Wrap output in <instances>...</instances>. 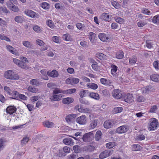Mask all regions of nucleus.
I'll use <instances>...</instances> for the list:
<instances>
[{
    "instance_id": "1",
    "label": "nucleus",
    "mask_w": 159,
    "mask_h": 159,
    "mask_svg": "<svg viewBox=\"0 0 159 159\" xmlns=\"http://www.w3.org/2000/svg\"><path fill=\"white\" fill-rule=\"evenodd\" d=\"M4 77L7 79L11 80H17L19 79V76L17 74H15L12 70H9L5 72Z\"/></svg>"
},
{
    "instance_id": "2",
    "label": "nucleus",
    "mask_w": 159,
    "mask_h": 159,
    "mask_svg": "<svg viewBox=\"0 0 159 159\" xmlns=\"http://www.w3.org/2000/svg\"><path fill=\"white\" fill-rule=\"evenodd\" d=\"M158 122L157 120L154 118L150 119L149 129L150 130H154L157 128Z\"/></svg>"
},
{
    "instance_id": "3",
    "label": "nucleus",
    "mask_w": 159,
    "mask_h": 159,
    "mask_svg": "<svg viewBox=\"0 0 159 159\" xmlns=\"http://www.w3.org/2000/svg\"><path fill=\"white\" fill-rule=\"evenodd\" d=\"M98 37L101 41L104 42H107L109 41L110 39L109 35L104 33H99L98 35Z\"/></svg>"
},
{
    "instance_id": "4",
    "label": "nucleus",
    "mask_w": 159,
    "mask_h": 159,
    "mask_svg": "<svg viewBox=\"0 0 159 159\" xmlns=\"http://www.w3.org/2000/svg\"><path fill=\"white\" fill-rule=\"evenodd\" d=\"M87 118L85 115H82L76 119V122L80 125H84L86 124Z\"/></svg>"
},
{
    "instance_id": "5",
    "label": "nucleus",
    "mask_w": 159,
    "mask_h": 159,
    "mask_svg": "<svg viewBox=\"0 0 159 159\" xmlns=\"http://www.w3.org/2000/svg\"><path fill=\"white\" fill-rule=\"evenodd\" d=\"M112 94L113 97L116 99H119L123 96L119 89H114L112 92Z\"/></svg>"
},
{
    "instance_id": "6",
    "label": "nucleus",
    "mask_w": 159,
    "mask_h": 159,
    "mask_svg": "<svg viewBox=\"0 0 159 159\" xmlns=\"http://www.w3.org/2000/svg\"><path fill=\"white\" fill-rule=\"evenodd\" d=\"M13 61L14 63L21 68L26 69H27L28 68V67L25 64H24L21 61L18 59L13 58Z\"/></svg>"
},
{
    "instance_id": "7",
    "label": "nucleus",
    "mask_w": 159,
    "mask_h": 159,
    "mask_svg": "<svg viewBox=\"0 0 159 159\" xmlns=\"http://www.w3.org/2000/svg\"><path fill=\"white\" fill-rule=\"evenodd\" d=\"M128 128L126 125H123L117 128L116 130V132L119 134L124 133L128 130Z\"/></svg>"
},
{
    "instance_id": "8",
    "label": "nucleus",
    "mask_w": 159,
    "mask_h": 159,
    "mask_svg": "<svg viewBox=\"0 0 159 159\" xmlns=\"http://www.w3.org/2000/svg\"><path fill=\"white\" fill-rule=\"evenodd\" d=\"M64 96V95L61 94H53L52 96L50 97V99L51 101H59Z\"/></svg>"
},
{
    "instance_id": "9",
    "label": "nucleus",
    "mask_w": 159,
    "mask_h": 159,
    "mask_svg": "<svg viewBox=\"0 0 159 159\" xmlns=\"http://www.w3.org/2000/svg\"><path fill=\"white\" fill-rule=\"evenodd\" d=\"M24 13L26 15L32 18H34L37 17L38 15L36 13L30 10H26L24 11Z\"/></svg>"
},
{
    "instance_id": "10",
    "label": "nucleus",
    "mask_w": 159,
    "mask_h": 159,
    "mask_svg": "<svg viewBox=\"0 0 159 159\" xmlns=\"http://www.w3.org/2000/svg\"><path fill=\"white\" fill-rule=\"evenodd\" d=\"M77 116V115L76 114H70L66 116V120L67 123H70L72 122Z\"/></svg>"
},
{
    "instance_id": "11",
    "label": "nucleus",
    "mask_w": 159,
    "mask_h": 159,
    "mask_svg": "<svg viewBox=\"0 0 159 159\" xmlns=\"http://www.w3.org/2000/svg\"><path fill=\"white\" fill-rule=\"evenodd\" d=\"M114 125V121L112 120H109L105 121L103 124V126L105 128L108 129L111 128Z\"/></svg>"
},
{
    "instance_id": "12",
    "label": "nucleus",
    "mask_w": 159,
    "mask_h": 159,
    "mask_svg": "<svg viewBox=\"0 0 159 159\" xmlns=\"http://www.w3.org/2000/svg\"><path fill=\"white\" fill-rule=\"evenodd\" d=\"M47 74L48 76L52 78H57L59 75L58 72L55 70H53L52 71L50 70L48 71Z\"/></svg>"
},
{
    "instance_id": "13",
    "label": "nucleus",
    "mask_w": 159,
    "mask_h": 159,
    "mask_svg": "<svg viewBox=\"0 0 159 159\" xmlns=\"http://www.w3.org/2000/svg\"><path fill=\"white\" fill-rule=\"evenodd\" d=\"M111 16H110L107 13H102L100 16V18L102 20H106L109 22L111 20Z\"/></svg>"
},
{
    "instance_id": "14",
    "label": "nucleus",
    "mask_w": 159,
    "mask_h": 159,
    "mask_svg": "<svg viewBox=\"0 0 159 159\" xmlns=\"http://www.w3.org/2000/svg\"><path fill=\"white\" fill-rule=\"evenodd\" d=\"M16 110L17 109L14 106H10L7 107L6 112L11 115L16 112Z\"/></svg>"
},
{
    "instance_id": "15",
    "label": "nucleus",
    "mask_w": 159,
    "mask_h": 159,
    "mask_svg": "<svg viewBox=\"0 0 159 159\" xmlns=\"http://www.w3.org/2000/svg\"><path fill=\"white\" fill-rule=\"evenodd\" d=\"M6 48L8 51L10 52L11 53L16 56H18V53L15 48L9 45L6 46Z\"/></svg>"
},
{
    "instance_id": "16",
    "label": "nucleus",
    "mask_w": 159,
    "mask_h": 159,
    "mask_svg": "<svg viewBox=\"0 0 159 159\" xmlns=\"http://www.w3.org/2000/svg\"><path fill=\"white\" fill-rule=\"evenodd\" d=\"M110 151L109 150H105L101 152L99 155L100 158L104 159L109 157L110 155Z\"/></svg>"
},
{
    "instance_id": "17",
    "label": "nucleus",
    "mask_w": 159,
    "mask_h": 159,
    "mask_svg": "<svg viewBox=\"0 0 159 159\" xmlns=\"http://www.w3.org/2000/svg\"><path fill=\"white\" fill-rule=\"evenodd\" d=\"M79 105H77L76 106V108L77 109L78 111L80 112H84L85 113H89L90 112V109L87 108H83L80 107L79 108Z\"/></svg>"
},
{
    "instance_id": "18",
    "label": "nucleus",
    "mask_w": 159,
    "mask_h": 159,
    "mask_svg": "<svg viewBox=\"0 0 159 159\" xmlns=\"http://www.w3.org/2000/svg\"><path fill=\"white\" fill-rule=\"evenodd\" d=\"M110 67L111 74L114 76H116L117 74V71L118 70V67L115 65L111 64Z\"/></svg>"
},
{
    "instance_id": "19",
    "label": "nucleus",
    "mask_w": 159,
    "mask_h": 159,
    "mask_svg": "<svg viewBox=\"0 0 159 159\" xmlns=\"http://www.w3.org/2000/svg\"><path fill=\"white\" fill-rule=\"evenodd\" d=\"M92 135L89 133L85 134L83 136L82 139L84 142H88L92 140Z\"/></svg>"
},
{
    "instance_id": "20",
    "label": "nucleus",
    "mask_w": 159,
    "mask_h": 159,
    "mask_svg": "<svg viewBox=\"0 0 159 159\" xmlns=\"http://www.w3.org/2000/svg\"><path fill=\"white\" fill-rule=\"evenodd\" d=\"M63 142L66 145H72L74 144V142L73 139L70 138H68L64 139Z\"/></svg>"
},
{
    "instance_id": "21",
    "label": "nucleus",
    "mask_w": 159,
    "mask_h": 159,
    "mask_svg": "<svg viewBox=\"0 0 159 159\" xmlns=\"http://www.w3.org/2000/svg\"><path fill=\"white\" fill-rule=\"evenodd\" d=\"M98 120L97 119L90 120L89 127L91 129H93L96 127L98 125Z\"/></svg>"
},
{
    "instance_id": "22",
    "label": "nucleus",
    "mask_w": 159,
    "mask_h": 159,
    "mask_svg": "<svg viewBox=\"0 0 159 159\" xmlns=\"http://www.w3.org/2000/svg\"><path fill=\"white\" fill-rule=\"evenodd\" d=\"M89 96L90 98L96 100H99L100 99L99 95L97 93L93 92H90L89 94Z\"/></svg>"
},
{
    "instance_id": "23",
    "label": "nucleus",
    "mask_w": 159,
    "mask_h": 159,
    "mask_svg": "<svg viewBox=\"0 0 159 159\" xmlns=\"http://www.w3.org/2000/svg\"><path fill=\"white\" fill-rule=\"evenodd\" d=\"M53 89H54V90L52 93L53 94H58L59 93L65 94L66 93V91L65 90H63L61 89L55 88Z\"/></svg>"
},
{
    "instance_id": "24",
    "label": "nucleus",
    "mask_w": 159,
    "mask_h": 159,
    "mask_svg": "<svg viewBox=\"0 0 159 159\" xmlns=\"http://www.w3.org/2000/svg\"><path fill=\"white\" fill-rule=\"evenodd\" d=\"M27 90L29 92L33 93H39V92L38 89L31 85L28 87Z\"/></svg>"
},
{
    "instance_id": "25",
    "label": "nucleus",
    "mask_w": 159,
    "mask_h": 159,
    "mask_svg": "<svg viewBox=\"0 0 159 159\" xmlns=\"http://www.w3.org/2000/svg\"><path fill=\"white\" fill-rule=\"evenodd\" d=\"M74 99L71 97H68L66 98H64L62 100V102L65 104H69L72 102Z\"/></svg>"
},
{
    "instance_id": "26",
    "label": "nucleus",
    "mask_w": 159,
    "mask_h": 159,
    "mask_svg": "<svg viewBox=\"0 0 159 159\" xmlns=\"http://www.w3.org/2000/svg\"><path fill=\"white\" fill-rule=\"evenodd\" d=\"M43 125L44 126L48 128H52L53 127L54 125L53 123L49 121H45L43 123Z\"/></svg>"
},
{
    "instance_id": "27",
    "label": "nucleus",
    "mask_w": 159,
    "mask_h": 159,
    "mask_svg": "<svg viewBox=\"0 0 159 159\" xmlns=\"http://www.w3.org/2000/svg\"><path fill=\"white\" fill-rule=\"evenodd\" d=\"M96 37V34L93 32H90L89 34V38L92 43H93Z\"/></svg>"
},
{
    "instance_id": "28",
    "label": "nucleus",
    "mask_w": 159,
    "mask_h": 159,
    "mask_svg": "<svg viewBox=\"0 0 159 159\" xmlns=\"http://www.w3.org/2000/svg\"><path fill=\"white\" fill-rule=\"evenodd\" d=\"M142 148V147L139 144H134L132 146V150L133 151H139Z\"/></svg>"
},
{
    "instance_id": "29",
    "label": "nucleus",
    "mask_w": 159,
    "mask_h": 159,
    "mask_svg": "<svg viewBox=\"0 0 159 159\" xmlns=\"http://www.w3.org/2000/svg\"><path fill=\"white\" fill-rule=\"evenodd\" d=\"M86 86L88 88H90L93 90H96L97 89L98 87V85L97 84L92 83L87 84Z\"/></svg>"
},
{
    "instance_id": "30",
    "label": "nucleus",
    "mask_w": 159,
    "mask_h": 159,
    "mask_svg": "<svg viewBox=\"0 0 159 159\" xmlns=\"http://www.w3.org/2000/svg\"><path fill=\"white\" fill-rule=\"evenodd\" d=\"M89 93V91L88 90L81 89L80 90L79 92V95L80 97L82 98L87 95Z\"/></svg>"
},
{
    "instance_id": "31",
    "label": "nucleus",
    "mask_w": 159,
    "mask_h": 159,
    "mask_svg": "<svg viewBox=\"0 0 159 159\" xmlns=\"http://www.w3.org/2000/svg\"><path fill=\"white\" fill-rule=\"evenodd\" d=\"M150 78L152 81L157 82H159V75H152L150 76Z\"/></svg>"
},
{
    "instance_id": "32",
    "label": "nucleus",
    "mask_w": 159,
    "mask_h": 159,
    "mask_svg": "<svg viewBox=\"0 0 159 159\" xmlns=\"http://www.w3.org/2000/svg\"><path fill=\"white\" fill-rule=\"evenodd\" d=\"M30 84L34 86H38L40 84L39 80L36 79H34L30 80Z\"/></svg>"
},
{
    "instance_id": "33",
    "label": "nucleus",
    "mask_w": 159,
    "mask_h": 159,
    "mask_svg": "<svg viewBox=\"0 0 159 159\" xmlns=\"http://www.w3.org/2000/svg\"><path fill=\"white\" fill-rule=\"evenodd\" d=\"M96 57L101 60H104L107 59V56L102 53H97L96 54Z\"/></svg>"
},
{
    "instance_id": "34",
    "label": "nucleus",
    "mask_w": 159,
    "mask_h": 159,
    "mask_svg": "<svg viewBox=\"0 0 159 159\" xmlns=\"http://www.w3.org/2000/svg\"><path fill=\"white\" fill-rule=\"evenodd\" d=\"M41 73L42 74L43 76H42L41 78L45 80H48V78L47 75V72L45 70H42L40 71Z\"/></svg>"
},
{
    "instance_id": "35",
    "label": "nucleus",
    "mask_w": 159,
    "mask_h": 159,
    "mask_svg": "<svg viewBox=\"0 0 159 159\" xmlns=\"http://www.w3.org/2000/svg\"><path fill=\"white\" fill-rule=\"evenodd\" d=\"M152 22L155 24L159 25V14L154 16L152 19Z\"/></svg>"
},
{
    "instance_id": "36",
    "label": "nucleus",
    "mask_w": 159,
    "mask_h": 159,
    "mask_svg": "<svg viewBox=\"0 0 159 159\" xmlns=\"http://www.w3.org/2000/svg\"><path fill=\"white\" fill-rule=\"evenodd\" d=\"M23 45L25 47L30 48H32V44L31 43L27 41H23L22 43Z\"/></svg>"
},
{
    "instance_id": "37",
    "label": "nucleus",
    "mask_w": 159,
    "mask_h": 159,
    "mask_svg": "<svg viewBox=\"0 0 159 159\" xmlns=\"http://www.w3.org/2000/svg\"><path fill=\"white\" fill-rule=\"evenodd\" d=\"M115 21L120 24H123L125 22V20L123 18L119 16H116L115 18Z\"/></svg>"
},
{
    "instance_id": "38",
    "label": "nucleus",
    "mask_w": 159,
    "mask_h": 159,
    "mask_svg": "<svg viewBox=\"0 0 159 159\" xmlns=\"http://www.w3.org/2000/svg\"><path fill=\"white\" fill-rule=\"evenodd\" d=\"M85 149L87 151H93L95 149V146L91 145H88L86 146Z\"/></svg>"
},
{
    "instance_id": "39",
    "label": "nucleus",
    "mask_w": 159,
    "mask_h": 159,
    "mask_svg": "<svg viewBox=\"0 0 159 159\" xmlns=\"http://www.w3.org/2000/svg\"><path fill=\"white\" fill-rule=\"evenodd\" d=\"M102 135V132L100 130L98 131L95 135V140L98 141L101 139Z\"/></svg>"
},
{
    "instance_id": "40",
    "label": "nucleus",
    "mask_w": 159,
    "mask_h": 159,
    "mask_svg": "<svg viewBox=\"0 0 159 159\" xmlns=\"http://www.w3.org/2000/svg\"><path fill=\"white\" fill-rule=\"evenodd\" d=\"M14 20L15 21L18 23H21L23 21L24 18L23 17L18 16L15 17Z\"/></svg>"
},
{
    "instance_id": "41",
    "label": "nucleus",
    "mask_w": 159,
    "mask_h": 159,
    "mask_svg": "<svg viewBox=\"0 0 159 159\" xmlns=\"http://www.w3.org/2000/svg\"><path fill=\"white\" fill-rule=\"evenodd\" d=\"M124 57L123 52L122 51L117 52L116 53V58L118 59H121Z\"/></svg>"
},
{
    "instance_id": "42",
    "label": "nucleus",
    "mask_w": 159,
    "mask_h": 159,
    "mask_svg": "<svg viewBox=\"0 0 159 159\" xmlns=\"http://www.w3.org/2000/svg\"><path fill=\"white\" fill-rule=\"evenodd\" d=\"M30 139L29 137L27 136H25L23 137V139L21 140V145L25 144L27 143L28 142Z\"/></svg>"
},
{
    "instance_id": "43",
    "label": "nucleus",
    "mask_w": 159,
    "mask_h": 159,
    "mask_svg": "<svg viewBox=\"0 0 159 159\" xmlns=\"http://www.w3.org/2000/svg\"><path fill=\"white\" fill-rule=\"evenodd\" d=\"M46 24L48 26L51 28H54L55 26L53 22L50 20H48L46 22Z\"/></svg>"
},
{
    "instance_id": "44",
    "label": "nucleus",
    "mask_w": 159,
    "mask_h": 159,
    "mask_svg": "<svg viewBox=\"0 0 159 159\" xmlns=\"http://www.w3.org/2000/svg\"><path fill=\"white\" fill-rule=\"evenodd\" d=\"M123 110V108L121 107H115L113 109V112L115 114L120 113Z\"/></svg>"
},
{
    "instance_id": "45",
    "label": "nucleus",
    "mask_w": 159,
    "mask_h": 159,
    "mask_svg": "<svg viewBox=\"0 0 159 159\" xmlns=\"http://www.w3.org/2000/svg\"><path fill=\"white\" fill-rule=\"evenodd\" d=\"M55 156H58L60 157H64L66 156V154L65 152H63L61 150H59L58 152L56 153Z\"/></svg>"
},
{
    "instance_id": "46",
    "label": "nucleus",
    "mask_w": 159,
    "mask_h": 159,
    "mask_svg": "<svg viewBox=\"0 0 159 159\" xmlns=\"http://www.w3.org/2000/svg\"><path fill=\"white\" fill-rule=\"evenodd\" d=\"M6 142L5 141L2 139H0V151L3 149L4 148L5 145V143Z\"/></svg>"
},
{
    "instance_id": "47",
    "label": "nucleus",
    "mask_w": 159,
    "mask_h": 159,
    "mask_svg": "<svg viewBox=\"0 0 159 159\" xmlns=\"http://www.w3.org/2000/svg\"><path fill=\"white\" fill-rule=\"evenodd\" d=\"M152 40H148L146 41V47L149 48H151L152 47Z\"/></svg>"
},
{
    "instance_id": "48",
    "label": "nucleus",
    "mask_w": 159,
    "mask_h": 159,
    "mask_svg": "<svg viewBox=\"0 0 159 159\" xmlns=\"http://www.w3.org/2000/svg\"><path fill=\"white\" fill-rule=\"evenodd\" d=\"M115 145V143L113 142H109L106 144V146L108 148H112Z\"/></svg>"
},
{
    "instance_id": "49",
    "label": "nucleus",
    "mask_w": 159,
    "mask_h": 159,
    "mask_svg": "<svg viewBox=\"0 0 159 159\" xmlns=\"http://www.w3.org/2000/svg\"><path fill=\"white\" fill-rule=\"evenodd\" d=\"M63 38L64 39L67 41H70L71 39L70 35L68 34H64Z\"/></svg>"
},
{
    "instance_id": "50",
    "label": "nucleus",
    "mask_w": 159,
    "mask_h": 159,
    "mask_svg": "<svg viewBox=\"0 0 159 159\" xmlns=\"http://www.w3.org/2000/svg\"><path fill=\"white\" fill-rule=\"evenodd\" d=\"M136 101L139 102H144L145 100V98L142 96H140L138 97L136 99Z\"/></svg>"
},
{
    "instance_id": "51",
    "label": "nucleus",
    "mask_w": 159,
    "mask_h": 159,
    "mask_svg": "<svg viewBox=\"0 0 159 159\" xmlns=\"http://www.w3.org/2000/svg\"><path fill=\"white\" fill-rule=\"evenodd\" d=\"M157 109V106L154 105L152 106L148 111V112L155 113Z\"/></svg>"
},
{
    "instance_id": "52",
    "label": "nucleus",
    "mask_w": 159,
    "mask_h": 159,
    "mask_svg": "<svg viewBox=\"0 0 159 159\" xmlns=\"http://www.w3.org/2000/svg\"><path fill=\"white\" fill-rule=\"evenodd\" d=\"M76 26L78 29L80 30H83V28L85 27V25L84 24L80 23H78L76 24Z\"/></svg>"
},
{
    "instance_id": "53",
    "label": "nucleus",
    "mask_w": 159,
    "mask_h": 159,
    "mask_svg": "<svg viewBox=\"0 0 159 159\" xmlns=\"http://www.w3.org/2000/svg\"><path fill=\"white\" fill-rule=\"evenodd\" d=\"M33 29L37 33H40L42 31L40 27L37 25H34L33 26Z\"/></svg>"
},
{
    "instance_id": "54",
    "label": "nucleus",
    "mask_w": 159,
    "mask_h": 159,
    "mask_svg": "<svg viewBox=\"0 0 159 159\" xmlns=\"http://www.w3.org/2000/svg\"><path fill=\"white\" fill-rule=\"evenodd\" d=\"M112 5L116 9H118L120 8V5L118 3L115 1H111Z\"/></svg>"
},
{
    "instance_id": "55",
    "label": "nucleus",
    "mask_w": 159,
    "mask_h": 159,
    "mask_svg": "<svg viewBox=\"0 0 159 159\" xmlns=\"http://www.w3.org/2000/svg\"><path fill=\"white\" fill-rule=\"evenodd\" d=\"M49 4L46 2H43L41 5V7L44 9H47L49 8Z\"/></svg>"
},
{
    "instance_id": "56",
    "label": "nucleus",
    "mask_w": 159,
    "mask_h": 159,
    "mask_svg": "<svg viewBox=\"0 0 159 159\" xmlns=\"http://www.w3.org/2000/svg\"><path fill=\"white\" fill-rule=\"evenodd\" d=\"M0 39L1 40H4L7 42H10L11 41L9 38L3 34H0Z\"/></svg>"
},
{
    "instance_id": "57",
    "label": "nucleus",
    "mask_w": 159,
    "mask_h": 159,
    "mask_svg": "<svg viewBox=\"0 0 159 159\" xmlns=\"http://www.w3.org/2000/svg\"><path fill=\"white\" fill-rule=\"evenodd\" d=\"M142 12L145 15H150L151 14L150 11L148 9L144 8L142 10Z\"/></svg>"
},
{
    "instance_id": "58",
    "label": "nucleus",
    "mask_w": 159,
    "mask_h": 159,
    "mask_svg": "<svg viewBox=\"0 0 159 159\" xmlns=\"http://www.w3.org/2000/svg\"><path fill=\"white\" fill-rule=\"evenodd\" d=\"M4 90L6 91V92H7V93L9 95H12V93H11L12 91L10 89V88L9 87L5 86L4 87Z\"/></svg>"
},
{
    "instance_id": "59",
    "label": "nucleus",
    "mask_w": 159,
    "mask_h": 159,
    "mask_svg": "<svg viewBox=\"0 0 159 159\" xmlns=\"http://www.w3.org/2000/svg\"><path fill=\"white\" fill-rule=\"evenodd\" d=\"M73 149L76 153H79L80 151V147L78 145L74 146L73 147Z\"/></svg>"
},
{
    "instance_id": "60",
    "label": "nucleus",
    "mask_w": 159,
    "mask_h": 159,
    "mask_svg": "<svg viewBox=\"0 0 159 159\" xmlns=\"http://www.w3.org/2000/svg\"><path fill=\"white\" fill-rule=\"evenodd\" d=\"M72 78V85H73L75 84L78 83L80 81V80L78 78Z\"/></svg>"
},
{
    "instance_id": "61",
    "label": "nucleus",
    "mask_w": 159,
    "mask_h": 159,
    "mask_svg": "<svg viewBox=\"0 0 159 159\" xmlns=\"http://www.w3.org/2000/svg\"><path fill=\"white\" fill-rule=\"evenodd\" d=\"M146 137L143 134H139L136 137V139L138 140L141 141L145 139Z\"/></svg>"
},
{
    "instance_id": "62",
    "label": "nucleus",
    "mask_w": 159,
    "mask_h": 159,
    "mask_svg": "<svg viewBox=\"0 0 159 159\" xmlns=\"http://www.w3.org/2000/svg\"><path fill=\"white\" fill-rule=\"evenodd\" d=\"M65 91H66V93L72 94L75 93L76 89L75 88H74L70 89Z\"/></svg>"
},
{
    "instance_id": "63",
    "label": "nucleus",
    "mask_w": 159,
    "mask_h": 159,
    "mask_svg": "<svg viewBox=\"0 0 159 159\" xmlns=\"http://www.w3.org/2000/svg\"><path fill=\"white\" fill-rule=\"evenodd\" d=\"M10 9L14 12H18L19 10L18 7L14 5H12V6L11 7Z\"/></svg>"
},
{
    "instance_id": "64",
    "label": "nucleus",
    "mask_w": 159,
    "mask_h": 159,
    "mask_svg": "<svg viewBox=\"0 0 159 159\" xmlns=\"http://www.w3.org/2000/svg\"><path fill=\"white\" fill-rule=\"evenodd\" d=\"M77 158L76 155L72 153L67 156V159H76Z\"/></svg>"
}]
</instances>
